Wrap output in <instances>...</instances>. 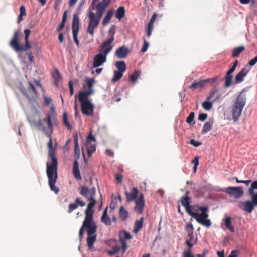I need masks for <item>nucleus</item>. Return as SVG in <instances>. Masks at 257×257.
Wrapping results in <instances>:
<instances>
[{"instance_id": "55", "label": "nucleus", "mask_w": 257, "mask_h": 257, "mask_svg": "<svg viewBox=\"0 0 257 257\" xmlns=\"http://www.w3.org/2000/svg\"><path fill=\"white\" fill-rule=\"evenodd\" d=\"M252 197V202L254 205H257V193L255 194L253 192V194L250 195Z\"/></svg>"}, {"instance_id": "30", "label": "nucleus", "mask_w": 257, "mask_h": 257, "mask_svg": "<svg viewBox=\"0 0 257 257\" xmlns=\"http://www.w3.org/2000/svg\"><path fill=\"white\" fill-rule=\"evenodd\" d=\"M86 83L88 86V90L85 92H80L79 93H90V95L93 93V86L94 85V81L93 79L86 78Z\"/></svg>"}, {"instance_id": "12", "label": "nucleus", "mask_w": 257, "mask_h": 257, "mask_svg": "<svg viewBox=\"0 0 257 257\" xmlns=\"http://www.w3.org/2000/svg\"><path fill=\"white\" fill-rule=\"evenodd\" d=\"M238 60H235L233 63V66L232 67L227 71L225 76L224 77L225 83H224V87L225 88H228L231 86L232 82V74L235 71L236 68L238 65Z\"/></svg>"}, {"instance_id": "34", "label": "nucleus", "mask_w": 257, "mask_h": 257, "mask_svg": "<svg viewBox=\"0 0 257 257\" xmlns=\"http://www.w3.org/2000/svg\"><path fill=\"white\" fill-rule=\"evenodd\" d=\"M125 10L124 7H119L115 13V16L119 20L121 19L125 16Z\"/></svg>"}, {"instance_id": "10", "label": "nucleus", "mask_w": 257, "mask_h": 257, "mask_svg": "<svg viewBox=\"0 0 257 257\" xmlns=\"http://www.w3.org/2000/svg\"><path fill=\"white\" fill-rule=\"evenodd\" d=\"M88 200L89 201V203L85 210V216L83 222V223H84L85 225L86 223H95L93 218V214L94 212L93 208L96 204V200L94 198H92Z\"/></svg>"}, {"instance_id": "29", "label": "nucleus", "mask_w": 257, "mask_h": 257, "mask_svg": "<svg viewBox=\"0 0 257 257\" xmlns=\"http://www.w3.org/2000/svg\"><path fill=\"white\" fill-rule=\"evenodd\" d=\"M101 221L106 226H110L111 224V219L107 215V207L105 209L101 218Z\"/></svg>"}, {"instance_id": "15", "label": "nucleus", "mask_w": 257, "mask_h": 257, "mask_svg": "<svg viewBox=\"0 0 257 257\" xmlns=\"http://www.w3.org/2000/svg\"><path fill=\"white\" fill-rule=\"evenodd\" d=\"M132 238V236L128 232L123 230L120 232L119 235V241L121 243L123 252L126 251L127 245L126 240H130Z\"/></svg>"}, {"instance_id": "50", "label": "nucleus", "mask_w": 257, "mask_h": 257, "mask_svg": "<svg viewBox=\"0 0 257 257\" xmlns=\"http://www.w3.org/2000/svg\"><path fill=\"white\" fill-rule=\"evenodd\" d=\"M207 117V114L206 113H200L198 116V119L201 121H205Z\"/></svg>"}, {"instance_id": "47", "label": "nucleus", "mask_w": 257, "mask_h": 257, "mask_svg": "<svg viewBox=\"0 0 257 257\" xmlns=\"http://www.w3.org/2000/svg\"><path fill=\"white\" fill-rule=\"evenodd\" d=\"M85 0H81V2H80L79 4V6L77 9V10H76V14H79L82 9V8L83 7V6L85 4Z\"/></svg>"}, {"instance_id": "13", "label": "nucleus", "mask_w": 257, "mask_h": 257, "mask_svg": "<svg viewBox=\"0 0 257 257\" xmlns=\"http://www.w3.org/2000/svg\"><path fill=\"white\" fill-rule=\"evenodd\" d=\"M225 192L235 199H239L243 195V191L241 187H228L226 188Z\"/></svg>"}, {"instance_id": "51", "label": "nucleus", "mask_w": 257, "mask_h": 257, "mask_svg": "<svg viewBox=\"0 0 257 257\" xmlns=\"http://www.w3.org/2000/svg\"><path fill=\"white\" fill-rule=\"evenodd\" d=\"M123 176L119 174H116L115 176V180L118 183H121L122 181Z\"/></svg>"}, {"instance_id": "40", "label": "nucleus", "mask_w": 257, "mask_h": 257, "mask_svg": "<svg viewBox=\"0 0 257 257\" xmlns=\"http://www.w3.org/2000/svg\"><path fill=\"white\" fill-rule=\"evenodd\" d=\"M63 123L68 130L72 129V126L69 122L68 114L66 112L63 114Z\"/></svg>"}, {"instance_id": "21", "label": "nucleus", "mask_w": 257, "mask_h": 257, "mask_svg": "<svg viewBox=\"0 0 257 257\" xmlns=\"http://www.w3.org/2000/svg\"><path fill=\"white\" fill-rule=\"evenodd\" d=\"M74 142V157L75 160H78L80 158V151L79 146L78 137L76 132L73 134Z\"/></svg>"}, {"instance_id": "60", "label": "nucleus", "mask_w": 257, "mask_h": 257, "mask_svg": "<svg viewBox=\"0 0 257 257\" xmlns=\"http://www.w3.org/2000/svg\"><path fill=\"white\" fill-rule=\"evenodd\" d=\"M65 23L63 22H61V24L58 26L57 28V31L60 32L61 31L64 27Z\"/></svg>"}, {"instance_id": "11", "label": "nucleus", "mask_w": 257, "mask_h": 257, "mask_svg": "<svg viewBox=\"0 0 257 257\" xmlns=\"http://www.w3.org/2000/svg\"><path fill=\"white\" fill-rule=\"evenodd\" d=\"M79 193L87 200L94 198L96 194L95 188L89 189L88 187L84 186L78 188Z\"/></svg>"}, {"instance_id": "48", "label": "nucleus", "mask_w": 257, "mask_h": 257, "mask_svg": "<svg viewBox=\"0 0 257 257\" xmlns=\"http://www.w3.org/2000/svg\"><path fill=\"white\" fill-rule=\"evenodd\" d=\"M149 45V43L145 39H144L143 46L141 48V51L143 53L145 52L148 48Z\"/></svg>"}, {"instance_id": "22", "label": "nucleus", "mask_w": 257, "mask_h": 257, "mask_svg": "<svg viewBox=\"0 0 257 257\" xmlns=\"http://www.w3.org/2000/svg\"><path fill=\"white\" fill-rule=\"evenodd\" d=\"M157 16V15L156 13H154L153 14L151 19L150 20L148 24L147 27L146 28L147 36L148 37H149L152 34V32L154 27V24L156 21Z\"/></svg>"}, {"instance_id": "14", "label": "nucleus", "mask_w": 257, "mask_h": 257, "mask_svg": "<svg viewBox=\"0 0 257 257\" xmlns=\"http://www.w3.org/2000/svg\"><path fill=\"white\" fill-rule=\"evenodd\" d=\"M28 83L29 85L28 89L27 90L24 87H22L21 92L28 100H31L37 96V93L33 85L30 82Z\"/></svg>"}, {"instance_id": "42", "label": "nucleus", "mask_w": 257, "mask_h": 257, "mask_svg": "<svg viewBox=\"0 0 257 257\" xmlns=\"http://www.w3.org/2000/svg\"><path fill=\"white\" fill-rule=\"evenodd\" d=\"M123 72L115 70L114 71L113 77L112 78V81L114 82L119 81L123 76Z\"/></svg>"}, {"instance_id": "44", "label": "nucleus", "mask_w": 257, "mask_h": 257, "mask_svg": "<svg viewBox=\"0 0 257 257\" xmlns=\"http://www.w3.org/2000/svg\"><path fill=\"white\" fill-rule=\"evenodd\" d=\"M120 250V246L119 245H115L112 248V250L108 251V254L110 255H113L117 253Z\"/></svg>"}, {"instance_id": "9", "label": "nucleus", "mask_w": 257, "mask_h": 257, "mask_svg": "<svg viewBox=\"0 0 257 257\" xmlns=\"http://www.w3.org/2000/svg\"><path fill=\"white\" fill-rule=\"evenodd\" d=\"M102 16V15L97 14V13L95 14L92 10L89 11L88 15L89 21L86 31L91 36H93L94 29L98 27Z\"/></svg>"}, {"instance_id": "25", "label": "nucleus", "mask_w": 257, "mask_h": 257, "mask_svg": "<svg viewBox=\"0 0 257 257\" xmlns=\"http://www.w3.org/2000/svg\"><path fill=\"white\" fill-rule=\"evenodd\" d=\"M110 1L109 0H103L97 5V14L103 15L105 8L109 5Z\"/></svg>"}, {"instance_id": "6", "label": "nucleus", "mask_w": 257, "mask_h": 257, "mask_svg": "<svg viewBox=\"0 0 257 257\" xmlns=\"http://www.w3.org/2000/svg\"><path fill=\"white\" fill-rule=\"evenodd\" d=\"M30 33L31 31L30 30H25V46L23 47L20 45L18 42L19 39L21 36V33L19 31H16L14 33L12 39L10 42V46L17 52L25 51L31 48V46L29 42V37Z\"/></svg>"}, {"instance_id": "1", "label": "nucleus", "mask_w": 257, "mask_h": 257, "mask_svg": "<svg viewBox=\"0 0 257 257\" xmlns=\"http://www.w3.org/2000/svg\"><path fill=\"white\" fill-rule=\"evenodd\" d=\"M52 134H50L48 142V147L49 148V154L48 161L46 163V173L48 178V183L51 190L57 194L59 191L58 187L55 186L57 182L58 175V161L55 155V151L53 149V141L51 137Z\"/></svg>"}, {"instance_id": "20", "label": "nucleus", "mask_w": 257, "mask_h": 257, "mask_svg": "<svg viewBox=\"0 0 257 257\" xmlns=\"http://www.w3.org/2000/svg\"><path fill=\"white\" fill-rule=\"evenodd\" d=\"M130 53V50L124 46L118 48L115 51L116 56L119 59L124 58L127 57Z\"/></svg>"}, {"instance_id": "53", "label": "nucleus", "mask_w": 257, "mask_h": 257, "mask_svg": "<svg viewBox=\"0 0 257 257\" xmlns=\"http://www.w3.org/2000/svg\"><path fill=\"white\" fill-rule=\"evenodd\" d=\"M92 141L95 143L96 142V139L91 133H90L87 137V142H91Z\"/></svg>"}, {"instance_id": "58", "label": "nucleus", "mask_w": 257, "mask_h": 257, "mask_svg": "<svg viewBox=\"0 0 257 257\" xmlns=\"http://www.w3.org/2000/svg\"><path fill=\"white\" fill-rule=\"evenodd\" d=\"M186 230L187 232L189 231H193L194 230V227L192 224H189L186 226Z\"/></svg>"}, {"instance_id": "19", "label": "nucleus", "mask_w": 257, "mask_h": 257, "mask_svg": "<svg viewBox=\"0 0 257 257\" xmlns=\"http://www.w3.org/2000/svg\"><path fill=\"white\" fill-rule=\"evenodd\" d=\"M217 92V90L212 91L209 95L207 97L206 101L203 102L202 105L205 110L209 111L212 109L213 105L212 103L210 101Z\"/></svg>"}, {"instance_id": "61", "label": "nucleus", "mask_w": 257, "mask_h": 257, "mask_svg": "<svg viewBox=\"0 0 257 257\" xmlns=\"http://www.w3.org/2000/svg\"><path fill=\"white\" fill-rule=\"evenodd\" d=\"M228 257H237V251L236 250H233Z\"/></svg>"}, {"instance_id": "63", "label": "nucleus", "mask_w": 257, "mask_h": 257, "mask_svg": "<svg viewBox=\"0 0 257 257\" xmlns=\"http://www.w3.org/2000/svg\"><path fill=\"white\" fill-rule=\"evenodd\" d=\"M61 3V0H55V3L54 5L55 9H56L57 7L60 5Z\"/></svg>"}, {"instance_id": "37", "label": "nucleus", "mask_w": 257, "mask_h": 257, "mask_svg": "<svg viewBox=\"0 0 257 257\" xmlns=\"http://www.w3.org/2000/svg\"><path fill=\"white\" fill-rule=\"evenodd\" d=\"M119 216L123 221L126 220L128 216V211L123 206L119 208Z\"/></svg>"}, {"instance_id": "38", "label": "nucleus", "mask_w": 257, "mask_h": 257, "mask_svg": "<svg viewBox=\"0 0 257 257\" xmlns=\"http://www.w3.org/2000/svg\"><path fill=\"white\" fill-rule=\"evenodd\" d=\"M86 147L88 155L90 156L96 151L95 144L91 142H87Z\"/></svg>"}, {"instance_id": "8", "label": "nucleus", "mask_w": 257, "mask_h": 257, "mask_svg": "<svg viewBox=\"0 0 257 257\" xmlns=\"http://www.w3.org/2000/svg\"><path fill=\"white\" fill-rule=\"evenodd\" d=\"M246 104V96L241 92L237 96L236 101L234 103L232 109V119L236 122L240 117L242 110Z\"/></svg>"}, {"instance_id": "36", "label": "nucleus", "mask_w": 257, "mask_h": 257, "mask_svg": "<svg viewBox=\"0 0 257 257\" xmlns=\"http://www.w3.org/2000/svg\"><path fill=\"white\" fill-rule=\"evenodd\" d=\"M114 14V11L112 9L109 10L102 21V24L106 25L109 22Z\"/></svg>"}, {"instance_id": "3", "label": "nucleus", "mask_w": 257, "mask_h": 257, "mask_svg": "<svg viewBox=\"0 0 257 257\" xmlns=\"http://www.w3.org/2000/svg\"><path fill=\"white\" fill-rule=\"evenodd\" d=\"M114 33H113L110 38L102 43L99 49L98 53L94 57L93 62L94 68H97L102 65L106 61L107 56L113 48L111 44L114 40Z\"/></svg>"}, {"instance_id": "59", "label": "nucleus", "mask_w": 257, "mask_h": 257, "mask_svg": "<svg viewBox=\"0 0 257 257\" xmlns=\"http://www.w3.org/2000/svg\"><path fill=\"white\" fill-rule=\"evenodd\" d=\"M192 163L194 164V166H198L199 164V158L196 156L193 160H192Z\"/></svg>"}, {"instance_id": "26", "label": "nucleus", "mask_w": 257, "mask_h": 257, "mask_svg": "<svg viewBox=\"0 0 257 257\" xmlns=\"http://www.w3.org/2000/svg\"><path fill=\"white\" fill-rule=\"evenodd\" d=\"M73 174L74 178L78 180H81V176L80 175L79 164L78 161L75 160L73 165Z\"/></svg>"}, {"instance_id": "17", "label": "nucleus", "mask_w": 257, "mask_h": 257, "mask_svg": "<svg viewBox=\"0 0 257 257\" xmlns=\"http://www.w3.org/2000/svg\"><path fill=\"white\" fill-rule=\"evenodd\" d=\"M251 68L245 67L235 77V83L238 84L243 81L244 77L250 71Z\"/></svg>"}, {"instance_id": "4", "label": "nucleus", "mask_w": 257, "mask_h": 257, "mask_svg": "<svg viewBox=\"0 0 257 257\" xmlns=\"http://www.w3.org/2000/svg\"><path fill=\"white\" fill-rule=\"evenodd\" d=\"M86 230L87 233V243L89 250H92L94 247L93 244L96 241L97 235L95 233L97 231V225L95 223H82L79 232V237L82 239L84 233V230Z\"/></svg>"}, {"instance_id": "18", "label": "nucleus", "mask_w": 257, "mask_h": 257, "mask_svg": "<svg viewBox=\"0 0 257 257\" xmlns=\"http://www.w3.org/2000/svg\"><path fill=\"white\" fill-rule=\"evenodd\" d=\"M85 205V202L82 200L80 197L76 198L74 203H70L69 205L68 213H71L73 210L77 209L79 206L84 207Z\"/></svg>"}, {"instance_id": "33", "label": "nucleus", "mask_w": 257, "mask_h": 257, "mask_svg": "<svg viewBox=\"0 0 257 257\" xmlns=\"http://www.w3.org/2000/svg\"><path fill=\"white\" fill-rule=\"evenodd\" d=\"M52 77H53V79H54V85L58 87V83L60 80H61L62 78L61 77L60 73L57 69H56L52 73Z\"/></svg>"}, {"instance_id": "16", "label": "nucleus", "mask_w": 257, "mask_h": 257, "mask_svg": "<svg viewBox=\"0 0 257 257\" xmlns=\"http://www.w3.org/2000/svg\"><path fill=\"white\" fill-rule=\"evenodd\" d=\"M145 199L142 193L139 194V197L135 200L134 210L137 213L142 214L145 206Z\"/></svg>"}, {"instance_id": "35", "label": "nucleus", "mask_w": 257, "mask_h": 257, "mask_svg": "<svg viewBox=\"0 0 257 257\" xmlns=\"http://www.w3.org/2000/svg\"><path fill=\"white\" fill-rule=\"evenodd\" d=\"M143 217H142L140 220H136L135 223L134 232L135 233H138L143 227Z\"/></svg>"}, {"instance_id": "5", "label": "nucleus", "mask_w": 257, "mask_h": 257, "mask_svg": "<svg viewBox=\"0 0 257 257\" xmlns=\"http://www.w3.org/2000/svg\"><path fill=\"white\" fill-rule=\"evenodd\" d=\"M56 121V116L54 110L47 113L46 118L40 119L36 123L38 129L43 131L47 136L53 132V123Z\"/></svg>"}, {"instance_id": "43", "label": "nucleus", "mask_w": 257, "mask_h": 257, "mask_svg": "<svg viewBox=\"0 0 257 257\" xmlns=\"http://www.w3.org/2000/svg\"><path fill=\"white\" fill-rule=\"evenodd\" d=\"M141 72L140 70H135L134 73L130 76V80L132 82H135L140 75Z\"/></svg>"}, {"instance_id": "52", "label": "nucleus", "mask_w": 257, "mask_h": 257, "mask_svg": "<svg viewBox=\"0 0 257 257\" xmlns=\"http://www.w3.org/2000/svg\"><path fill=\"white\" fill-rule=\"evenodd\" d=\"M20 15L21 16H25L26 15V11L24 6H21L20 8Z\"/></svg>"}, {"instance_id": "32", "label": "nucleus", "mask_w": 257, "mask_h": 257, "mask_svg": "<svg viewBox=\"0 0 257 257\" xmlns=\"http://www.w3.org/2000/svg\"><path fill=\"white\" fill-rule=\"evenodd\" d=\"M115 66L117 68V71L124 73L126 69V65L124 61H119L115 63Z\"/></svg>"}, {"instance_id": "27", "label": "nucleus", "mask_w": 257, "mask_h": 257, "mask_svg": "<svg viewBox=\"0 0 257 257\" xmlns=\"http://www.w3.org/2000/svg\"><path fill=\"white\" fill-rule=\"evenodd\" d=\"M79 14H74L73 17L72 21V32L78 33L79 27Z\"/></svg>"}, {"instance_id": "39", "label": "nucleus", "mask_w": 257, "mask_h": 257, "mask_svg": "<svg viewBox=\"0 0 257 257\" xmlns=\"http://www.w3.org/2000/svg\"><path fill=\"white\" fill-rule=\"evenodd\" d=\"M213 124V121L210 120L209 121L206 122L203 125L202 134H204L207 133L208 131L211 130L212 128Z\"/></svg>"}, {"instance_id": "62", "label": "nucleus", "mask_w": 257, "mask_h": 257, "mask_svg": "<svg viewBox=\"0 0 257 257\" xmlns=\"http://www.w3.org/2000/svg\"><path fill=\"white\" fill-rule=\"evenodd\" d=\"M106 153L107 155L110 157H113L114 156L113 151L110 149H107L106 150Z\"/></svg>"}, {"instance_id": "31", "label": "nucleus", "mask_w": 257, "mask_h": 257, "mask_svg": "<svg viewBox=\"0 0 257 257\" xmlns=\"http://www.w3.org/2000/svg\"><path fill=\"white\" fill-rule=\"evenodd\" d=\"M243 204V210L247 212L248 213H251L254 209V204L252 202L250 201H247L244 203H241Z\"/></svg>"}, {"instance_id": "57", "label": "nucleus", "mask_w": 257, "mask_h": 257, "mask_svg": "<svg viewBox=\"0 0 257 257\" xmlns=\"http://www.w3.org/2000/svg\"><path fill=\"white\" fill-rule=\"evenodd\" d=\"M256 62H257V56L255 57H254L253 59H252V60L249 61L248 62V64L251 66H253L256 63Z\"/></svg>"}, {"instance_id": "23", "label": "nucleus", "mask_w": 257, "mask_h": 257, "mask_svg": "<svg viewBox=\"0 0 257 257\" xmlns=\"http://www.w3.org/2000/svg\"><path fill=\"white\" fill-rule=\"evenodd\" d=\"M210 81V79L200 80L198 82H194L191 85L188 86L189 89H199L202 88L204 86L209 83Z\"/></svg>"}, {"instance_id": "2", "label": "nucleus", "mask_w": 257, "mask_h": 257, "mask_svg": "<svg viewBox=\"0 0 257 257\" xmlns=\"http://www.w3.org/2000/svg\"><path fill=\"white\" fill-rule=\"evenodd\" d=\"M190 198L188 197L187 195L183 196L181 199V202L182 206H183L188 213V214L194 218L196 221L200 224L206 227H209L211 225V222L209 219H208V214L207 212L209 208L207 206H198V209L201 211V213H198L193 212L191 209L190 206Z\"/></svg>"}, {"instance_id": "49", "label": "nucleus", "mask_w": 257, "mask_h": 257, "mask_svg": "<svg viewBox=\"0 0 257 257\" xmlns=\"http://www.w3.org/2000/svg\"><path fill=\"white\" fill-rule=\"evenodd\" d=\"M190 144L194 146V147H198L201 145V142L195 140L194 139H191L190 141Z\"/></svg>"}, {"instance_id": "64", "label": "nucleus", "mask_w": 257, "mask_h": 257, "mask_svg": "<svg viewBox=\"0 0 257 257\" xmlns=\"http://www.w3.org/2000/svg\"><path fill=\"white\" fill-rule=\"evenodd\" d=\"M184 256L185 257H194L190 251L185 252Z\"/></svg>"}, {"instance_id": "45", "label": "nucleus", "mask_w": 257, "mask_h": 257, "mask_svg": "<svg viewBox=\"0 0 257 257\" xmlns=\"http://www.w3.org/2000/svg\"><path fill=\"white\" fill-rule=\"evenodd\" d=\"M195 117V113L193 112H191L188 117L186 119V122L189 124H194L195 123L194 122H193L194 119Z\"/></svg>"}, {"instance_id": "7", "label": "nucleus", "mask_w": 257, "mask_h": 257, "mask_svg": "<svg viewBox=\"0 0 257 257\" xmlns=\"http://www.w3.org/2000/svg\"><path fill=\"white\" fill-rule=\"evenodd\" d=\"M90 93H79L78 100L81 103V109L83 114L87 116H93L94 105L89 100Z\"/></svg>"}, {"instance_id": "41", "label": "nucleus", "mask_w": 257, "mask_h": 257, "mask_svg": "<svg viewBox=\"0 0 257 257\" xmlns=\"http://www.w3.org/2000/svg\"><path fill=\"white\" fill-rule=\"evenodd\" d=\"M245 49V47L241 46L238 47L234 48L232 52V57H235L239 55V54Z\"/></svg>"}, {"instance_id": "56", "label": "nucleus", "mask_w": 257, "mask_h": 257, "mask_svg": "<svg viewBox=\"0 0 257 257\" xmlns=\"http://www.w3.org/2000/svg\"><path fill=\"white\" fill-rule=\"evenodd\" d=\"M78 33H76V32L73 33V39H74V42L75 43V44L77 45V46H78L79 45V42L77 39Z\"/></svg>"}, {"instance_id": "54", "label": "nucleus", "mask_w": 257, "mask_h": 257, "mask_svg": "<svg viewBox=\"0 0 257 257\" xmlns=\"http://www.w3.org/2000/svg\"><path fill=\"white\" fill-rule=\"evenodd\" d=\"M69 88L70 90V95L72 96L74 94V88H73V82L71 81H70L69 82Z\"/></svg>"}, {"instance_id": "28", "label": "nucleus", "mask_w": 257, "mask_h": 257, "mask_svg": "<svg viewBox=\"0 0 257 257\" xmlns=\"http://www.w3.org/2000/svg\"><path fill=\"white\" fill-rule=\"evenodd\" d=\"M223 221L226 228L231 233H234L235 232V228L231 223L232 218L229 216L227 217L224 219Z\"/></svg>"}, {"instance_id": "24", "label": "nucleus", "mask_w": 257, "mask_h": 257, "mask_svg": "<svg viewBox=\"0 0 257 257\" xmlns=\"http://www.w3.org/2000/svg\"><path fill=\"white\" fill-rule=\"evenodd\" d=\"M139 191L137 188L134 187L131 192L125 191L124 194L126 198L127 202H132V201L137 199V196L138 194Z\"/></svg>"}, {"instance_id": "46", "label": "nucleus", "mask_w": 257, "mask_h": 257, "mask_svg": "<svg viewBox=\"0 0 257 257\" xmlns=\"http://www.w3.org/2000/svg\"><path fill=\"white\" fill-rule=\"evenodd\" d=\"M254 189H257V181L252 182L250 187L248 189L249 195L253 194Z\"/></svg>"}]
</instances>
